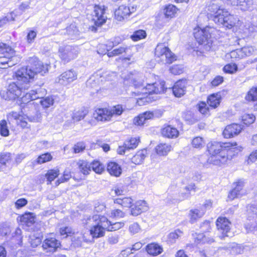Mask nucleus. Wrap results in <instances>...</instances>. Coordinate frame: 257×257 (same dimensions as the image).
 <instances>
[{
	"mask_svg": "<svg viewBox=\"0 0 257 257\" xmlns=\"http://www.w3.org/2000/svg\"><path fill=\"white\" fill-rule=\"evenodd\" d=\"M228 5L236 6L243 11H250L253 8L252 0H224Z\"/></svg>",
	"mask_w": 257,
	"mask_h": 257,
	"instance_id": "14",
	"label": "nucleus"
},
{
	"mask_svg": "<svg viewBox=\"0 0 257 257\" xmlns=\"http://www.w3.org/2000/svg\"><path fill=\"white\" fill-rule=\"evenodd\" d=\"M59 175L58 170H50L48 171L46 174L47 181L51 183Z\"/></svg>",
	"mask_w": 257,
	"mask_h": 257,
	"instance_id": "58",
	"label": "nucleus"
},
{
	"mask_svg": "<svg viewBox=\"0 0 257 257\" xmlns=\"http://www.w3.org/2000/svg\"><path fill=\"white\" fill-rule=\"evenodd\" d=\"M52 159L51 154L47 153L39 156L37 158V162L38 164H42L51 160Z\"/></svg>",
	"mask_w": 257,
	"mask_h": 257,
	"instance_id": "61",
	"label": "nucleus"
},
{
	"mask_svg": "<svg viewBox=\"0 0 257 257\" xmlns=\"http://www.w3.org/2000/svg\"><path fill=\"white\" fill-rule=\"evenodd\" d=\"M14 13H12L8 14L6 16L1 18L0 19V27H3L4 25L6 24L8 22L14 20V17H13Z\"/></svg>",
	"mask_w": 257,
	"mask_h": 257,
	"instance_id": "63",
	"label": "nucleus"
},
{
	"mask_svg": "<svg viewBox=\"0 0 257 257\" xmlns=\"http://www.w3.org/2000/svg\"><path fill=\"white\" fill-rule=\"evenodd\" d=\"M134 7H132L131 10L128 7L124 5L120 6L114 12L115 18L118 21L124 20L127 19L132 13L134 12Z\"/></svg>",
	"mask_w": 257,
	"mask_h": 257,
	"instance_id": "19",
	"label": "nucleus"
},
{
	"mask_svg": "<svg viewBox=\"0 0 257 257\" xmlns=\"http://www.w3.org/2000/svg\"><path fill=\"white\" fill-rule=\"evenodd\" d=\"M77 74L73 70H69L62 73L56 79L60 84L66 86L77 79Z\"/></svg>",
	"mask_w": 257,
	"mask_h": 257,
	"instance_id": "11",
	"label": "nucleus"
},
{
	"mask_svg": "<svg viewBox=\"0 0 257 257\" xmlns=\"http://www.w3.org/2000/svg\"><path fill=\"white\" fill-rule=\"evenodd\" d=\"M91 164V170H92L96 173L101 174L104 170V166L99 161H94Z\"/></svg>",
	"mask_w": 257,
	"mask_h": 257,
	"instance_id": "46",
	"label": "nucleus"
},
{
	"mask_svg": "<svg viewBox=\"0 0 257 257\" xmlns=\"http://www.w3.org/2000/svg\"><path fill=\"white\" fill-rule=\"evenodd\" d=\"M162 136L169 139H175L179 136L178 130L170 125L165 126L161 131Z\"/></svg>",
	"mask_w": 257,
	"mask_h": 257,
	"instance_id": "25",
	"label": "nucleus"
},
{
	"mask_svg": "<svg viewBox=\"0 0 257 257\" xmlns=\"http://www.w3.org/2000/svg\"><path fill=\"white\" fill-rule=\"evenodd\" d=\"M213 241V239L207 237L203 233L196 234L194 236V242L196 245L206 242L210 243Z\"/></svg>",
	"mask_w": 257,
	"mask_h": 257,
	"instance_id": "38",
	"label": "nucleus"
},
{
	"mask_svg": "<svg viewBox=\"0 0 257 257\" xmlns=\"http://www.w3.org/2000/svg\"><path fill=\"white\" fill-rule=\"evenodd\" d=\"M172 146L168 144L161 143L156 147V151L160 156H166L171 151Z\"/></svg>",
	"mask_w": 257,
	"mask_h": 257,
	"instance_id": "33",
	"label": "nucleus"
},
{
	"mask_svg": "<svg viewBox=\"0 0 257 257\" xmlns=\"http://www.w3.org/2000/svg\"><path fill=\"white\" fill-rule=\"evenodd\" d=\"M225 19L226 20L224 26L228 28H231L233 26L235 25L238 21L236 17L233 15H230L228 12Z\"/></svg>",
	"mask_w": 257,
	"mask_h": 257,
	"instance_id": "42",
	"label": "nucleus"
},
{
	"mask_svg": "<svg viewBox=\"0 0 257 257\" xmlns=\"http://www.w3.org/2000/svg\"><path fill=\"white\" fill-rule=\"evenodd\" d=\"M225 247L232 254H240L242 253L243 251V247L241 245L235 242L228 244Z\"/></svg>",
	"mask_w": 257,
	"mask_h": 257,
	"instance_id": "36",
	"label": "nucleus"
},
{
	"mask_svg": "<svg viewBox=\"0 0 257 257\" xmlns=\"http://www.w3.org/2000/svg\"><path fill=\"white\" fill-rule=\"evenodd\" d=\"M101 216H100L99 215L95 214L92 217H87L86 218H84L83 221V223L86 227L93 226L99 221Z\"/></svg>",
	"mask_w": 257,
	"mask_h": 257,
	"instance_id": "37",
	"label": "nucleus"
},
{
	"mask_svg": "<svg viewBox=\"0 0 257 257\" xmlns=\"http://www.w3.org/2000/svg\"><path fill=\"white\" fill-rule=\"evenodd\" d=\"M170 71L174 75H179L183 72V67L179 65H173L170 67Z\"/></svg>",
	"mask_w": 257,
	"mask_h": 257,
	"instance_id": "64",
	"label": "nucleus"
},
{
	"mask_svg": "<svg viewBox=\"0 0 257 257\" xmlns=\"http://www.w3.org/2000/svg\"><path fill=\"white\" fill-rule=\"evenodd\" d=\"M255 117L252 114H245L242 116V121L246 125L250 124L254 121Z\"/></svg>",
	"mask_w": 257,
	"mask_h": 257,
	"instance_id": "62",
	"label": "nucleus"
},
{
	"mask_svg": "<svg viewBox=\"0 0 257 257\" xmlns=\"http://www.w3.org/2000/svg\"><path fill=\"white\" fill-rule=\"evenodd\" d=\"M108 222L109 224H108V227L106 228V230L110 231L119 229L124 225V222H115L112 224L111 222L108 220Z\"/></svg>",
	"mask_w": 257,
	"mask_h": 257,
	"instance_id": "57",
	"label": "nucleus"
},
{
	"mask_svg": "<svg viewBox=\"0 0 257 257\" xmlns=\"http://www.w3.org/2000/svg\"><path fill=\"white\" fill-rule=\"evenodd\" d=\"M0 134L4 137H7L9 135V130L5 120H2L0 122Z\"/></svg>",
	"mask_w": 257,
	"mask_h": 257,
	"instance_id": "53",
	"label": "nucleus"
},
{
	"mask_svg": "<svg viewBox=\"0 0 257 257\" xmlns=\"http://www.w3.org/2000/svg\"><path fill=\"white\" fill-rule=\"evenodd\" d=\"M241 125L232 123L226 126L223 132V136L225 138H231L238 135L242 130Z\"/></svg>",
	"mask_w": 257,
	"mask_h": 257,
	"instance_id": "18",
	"label": "nucleus"
},
{
	"mask_svg": "<svg viewBox=\"0 0 257 257\" xmlns=\"http://www.w3.org/2000/svg\"><path fill=\"white\" fill-rule=\"evenodd\" d=\"M65 34L67 35L68 38L71 40H77L81 38L82 33L78 29L75 23L71 24L67 27Z\"/></svg>",
	"mask_w": 257,
	"mask_h": 257,
	"instance_id": "24",
	"label": "nucleus"
},
{
	"mask_svg": "<svg viewBox=\"0 0 257 257\" xmlns=\"http://www.w3.org/2000/svg\"><path fill=\"white\" fill-rule=\"evenodd\" d=\"M229 56L233 61L243 58L241 49H237L231 51L229 53Z\"/></svg>",
	"mask_w": 257,
	"mask_h": 257,
	"instance_id": "56",
	"label": "nucleus"
},
{
	"mask_svg": "<svg viewBox=\"0 0 257 257\" xmlns=\"http://www.w3.org/2000/svg\"><path fill=\"white\" fill-rule=\"evenodd\" d=\"M189 196L190 193L189 192L180 194L178 190H175L172 192L170 191L168 193L166 202L168 203H176L188 198Z\"/></svg>",
	"mask_w": 257,
	"mask_h": 257,
	"instance_id": "20",
	"label": "nucleus"
},
{
	"mask_svg": "<svg viewBox=\"0 0 257 257\" xmlns=\"http://www.w3.org/2000/svg\"><path fill=\"white\" fill-rule=\"evenodd\" d=\"M108 74L106 72L103 73L101 75V73L100 71L97 72L91 76L89 79L86 81V85L88 86L91 87H96L100 82H102L104 79H106L107 80H109V78H107Z\"/></svg>",
	"mask_w": 257,
	"mask_h": 257,
	"instance_id": "17",
	"label": "nucleus"
},
{
	"mask_svg": "<svg viewBox=\"0 0 257 257\" xmlns=\"http://www.w3.org/2000/svg\"><path fill=\"white\" fill-rule=\"evenodd\" d=\"M133 200L130 197L118 198L114 199V203L120 205L123 207H132Z\"/></svg>",
	"mask_w": 257,
	"mask_h": 257,
	"instance_id": "41",
	"label": "nucleus"
},
{
	"mask_svg": "<svg viewBox=\"0 0 257 257\" xmlns=\"http://www.w3.org/2000/svg\"><path fill=\"white\" fill-rule=\"evenodd\" d=\"M164 82H162L160 83L156 82L152 84H148L146 86H144L142 88V91L136 90L134 93L136 96H139L142 94L143 95H146V96L141 97L138 98V103L139 105H141L145 104V102H148V99L150 98L148 97V95L152 94L153 93L158 94L164 92Z\"/></svg>",
	"mask_w": 257,
	"mask_h": 257,
	"instance_id": "5",
	"label": "nucleus"
},
{
	"mask_svg": "<svg viewBox=\"0 0 257 257\" xmlns=\"http://www.w3.org/2000/svg\"><path fill=\"white\" fill-rule=\"evenodd\" d=\"M107 170L111 175L115 177L119 176L122 172L121 167L117 163L114 162L108 163Z\"/></svg>",
	"mask_w": 257,
	"mask_h": 257,
	"instance_id": "27",
	"label": "nucleus"
},
{
	"mask_svg": "<svg viewBox=\"0 0 257 257\" xmlns=\"http://www.w3.org/2000/svg\"><path fill=\"white\" fill-rule=\"evenodd\" d=\"M183 117L188 124H193L197 121V118L190 111L186 112L184 114Z\"/></svg>",
	"mask_w": 257,
	"mask_h": 257,
	"instance_id": "47",
	"label": "nucleus"
},
{
	"mask_svg": "<svg viewBox=\"0 0 257 257\" xmlns=\"http://www.w3.org/2000/svg\"><path fill=\"white\" fill-rule=\"evenodd\" d=\"M216 226L222 234L225 236H230V222L225 217H219L216 220Z\"/></svg>",
	"mask_w": 257,
	"mask_h": 257,
	"instance_id": "16",
	"label": "nucleus"
},
{
	"mask_svg": "<svg viewBox=\"0 0 257 257\" xmlns=\"http://www.w3.org/2000/svg\"><path fill=\"white\" fill-rule=\"evenodd\" d=\"M246 213L249 219H254L257 217V205L254 204H248L246 206Z\"/></svg>",
	"mask_w": 257,
	"mask_h": 257,
	"instance_id": "40",
	"label": "nucleus"
},
{
	"mask_svg": "<svg viewBox=\"0 0 257 257\" xmlns=\"http://www.w3.org/2000/svg\"><path fill=\"white\" fill-rule=\"evenodd\" d=\"M108 224H109L108 220L106 217L101 216V218L96 224L93 226V227L90 230L89 232L84 233L81 234L80 236L78 237V243L75 242L77 246H81L82 241L90 242L91 240L89 238H87L86 236H91L92 238H98L103 236L104 234V230L106 229L108 227Z\"/></svg>",
	"mask_w": 257,
	"mask_h": 257,
	"instance_id": "3",
	"label": "nucleus"
},
{
	"mask_svg": "<svg viewBox=\"0 0 257 257\" xmlns=\"http://www.w3.org/2000/svg\"><path fill=\"white\" fill-rule=\"evenodd\" d=\"M235 187L230 191L228 197L233 200L235 198L240 197L243 194L242 190L244 186V182L241 180L234 183Z\"/></svg>",
	"mask_w": 257,
	"mask_h": 257,
	"instance_id": "22",
	"label": "nucleus"
},
{
	"mask_svg": "<svg viewBox=\"0 0 257 257\" xmlns=\"http://www.w3.org/2000/svg\"><path fill=\"white\" fill-rule=\"evenodd\" d=\"M183 232L180 230H176L174 232H171L168 235L169 241L171 243H174L176 240L181 236Z\"/></svg>",
	"mask_w": 257,
	"mask_h": 257,
	"instance_id": "55",
	"label": "nucleus"
},
{
	"mask_svg": "<svg viewBox=\"0 0 257 257\" xmlns=\"http://www.w3.org/2000/svg\"><path fill=\"white\" fill-rule=\"evenodd\" d=\"M208 29L206 27L194 32L195 38L199 44L201 45V49L205 51H209L211 49L212 43Z\"/></svg>",
	"mask_w": 257,
	"mask_h": 257,
	"instance_id": "7",
	"label": "nucleus"
},
{
	"mask_svg": "<svg viewBox=\"0 0 257 257\" xmlns=\"http://www.w3.org/2000/svg\"><path fill=\"white\" fill-rule=\"evenodd\" d=\"M221 96L218 94H213L208 96L207 103L212 108H216L221 101Z\"/></svg>",
	"mask_w": 257,
	"mask_h": 257,
	"instance_id": "34",
	"label": "nucleus"
},
{
	"mask_svg": "<svg viewBox=\"0 0 257 257\" xmlns=\"http://www.w3.org/2000/svg\"><path fill=\"white\" fill-rule=\"evenodd\" d=\"M49 65L43 64L36 57L30 58L28 65L17 70L15 74L16 82L10 83L6 92L5 99L13 100L19 97L23 90L29 87V83L38 73L44 75L49 70Z\"/></svg>",
	"mask_w": 257,
	"mask_h": 257,
	"instance_id": "1",
	"label": "nucleus"
},
{
	"mask_svg": "<svg viewBox=\"0 0 257 257\" xmlns=\"http://www.w3.org/2000/svg\"><path fill=\"white\" fill-rule=\"evenodd\" d=\"M20 221L23 224L30 226L35 222V216L32 213H26L21 217Z\"/></svg>",
	"mask_w": 257,
	"mask_h": 257,
	"instance_id": "32",
	"label": "nucleus"
},
{
	"mask_svg": "<svg viewBox=\"0 0 257 257\" xmlns=\"http://www.w3.org/2000/svg\"><path fill=\"white\" fill-rule=\"evenodd\" d=\"M224 72L232 74L237 70V66L235 64H228L225 65L223 68Z\"/></svg>",
	"mask_w": 257,
	"mask_h": 257,
	"instance_id": "60",
	"label": "nucleus"
},
{
	"mask_svg": "<svg viewBox=\"0 0 257 257\" xmlns=\"http://www.w3.org/2000/svg\"><path fill=\"white\" fill-rule=\"evenodd\" d=\"M8 117L9 118H14L15 119H20L21 121V125L23 127L27 126V122L26 117H23L19 113L13 111L9 114Z\"/></svg>",
	"mask_w": 257,
	"mask_h": 257,
	"instance_id": "44",
	"label": "nucleus"
},
{
	"mask_svg": "<svg viewBox=\"0 0 257 257\" xmlns=\"http://www.w3.org/2000/svg\"><path fill=\"white\" fill-rule=\"evenodd\" d=\"M147 155V151L146 149L140 150L132 157V163L138 165L142 164Z\"/></svg>",
	"mask_w": 257,
	"mask_h": 257,
	"instance_id": "31",
	"label": "nucleus"
},
{
	"mask_svg": "<svg viewBox=\"0 0 257 257\" xmlns=\"http://www.w3.org/2000/svg\"><path fill=\"white\" fill-rule=\"evenodd\" d=\"M148 208L147 203L145 201L139 200L132 206L131 214L133 216H138L142 212L147 211Z\"/></svg>",
	"mask_w": 257,
	"mask_h": 257,
	"instance_id": "23",
	"label": "nucleus"
},
{
	"mask_svg": "<svg viewBox=\"0 0 257 257\" xmlns=\"http://www.w3.org/2000/svg\"><path fill=\"white\" fill-rule=\"evenodd\" d=\"M60 245V242L55 237H48L43 241L42 247L47 252H54Z\"/></svg>",
	"mask_w": 257,
	"mask_h": 257,
	"instance_id": "15",
	"label": "nucleus"
},
{
	"mask_svg": "<svg viewBox=\"0 0 257 257\" xmlns=\"http://www.w3.org/2000/svg\"><path fill=\"white\" fill-rule=\"evenodd\" d=\"M46 93L45 89L39 87L27 92L21 98L20 104L21 113L26 117L30 121H38L40 119L41 114L33 100L42 98Z\"/></svg>",
	"mask_w": 257,
	"mask_h": 257,
	"instance_id": "2",
	"label": "nucleus"
},
{
	"mask_svg": "<svg viewBox=\"0 0 257 257\" xmlns=\"http://www.w3.org/2000/svg\"><path fill=\"white\" fill-rule=\"evenodd\" d=\"M243 57L250 56L255 53L256 50L251 46H247L242 47L241 49Z\"/></svg>",
	"mask_w": 257,
	"mask_h": 257,
	"instance_id": "52",
	"label": "nucleus"
},
{
	"mask_svg": "<svg viewBox=\"0 0 257 257\" xmlns=\"http://www.w3.org/2000/svg\"><path fill=\"white\" fill-rule=\"evenodd\" d=\"M76 165L80 172L84 175L89 174L91 171V164L86 160H78Z\"/></svg>",
	"mask_w": 257,
	"mask_h": 257,
	"instance_id": "28",
	"label": "nucleus"
},
{
	"mask_svg": "<svg viewBox=\"0 0 257 257\" xmlns=\"http://www.w3.org/2000/svg\"><path fill=\"white\" fill-rule=\"evenodd\" d=\"M155 56L160 58L161 61L165 64H171L176 60V57L167 47L161 44L155 49Z\"/></svg>",
	"mask_w": 257,
	"mask_h": 257,
	"instance_id": "8",
	"label": "nucleus"
},
{
	"mask_svg": "<svg viewBox=\"0 0 257 257\" xmlns=\"http://www.w3.org/2000/svg\"><path fill=\"white\" fill-rule=\"evenodd\" d=\"M139 142V138H132L130 139L125 140L123 146H119L118 148L117 152L120 155H124L126 151L136 148Z\"/></svg>",
	"mask_w": 257,
	"mask_h": 257,
	"instance_id": "13",
	"label": "nucleus"
},
{
	"mask_svg": "<svg viewBox=\"0 0 257 257\" xmlns=\"http://www.w3.org/2000/svg\"><path fill=\"white\" fill-rule=\"evenodd\" d=\"M228 159L226 151L221 152V153L216 155H210L207 159V163L216 166H221L225 164Z\"/></svg>",
	"mask_w": 257,
	"mask_h": 257,
	"instance_id": "12",
	"label": "nucleus"
},
{
	"mask_svg": "<svg viewBox=\"0 0 257 257\" xmlns=\"http://www.w3.org/2000/svg\"><path fill=\"white\" fill-rule=\"evenodd\" d=\"M11 160V154L4 153L0 156V169L3 171V169L7 166Z\"/></svg>",
	"mask_w": 257,
	"mask_h": 257,
	"instance_id": "43",
	"label": "nucleus"
},
{
	"mask_svg": "<svg viewBox=\"0 0 257 257\" xmlns=\"http://www.w3.org/2000/svg\"><path fill=\"white\" fill-rule=\"evenodd\" d=\"M192 146L197 149H201L204 146L205 143L202 138L197 137L194 138L192 141Z\"/></svg>",
	"mask_w": 257,
	"mask_h": 257,
	"instance_id": "51",
	"label": "nucleus"
},
{
	"mask_svg": "<svg viewBox=\"0 0 257 257\" xmlns=\"http://www.w3.org/2000/svg\"><path fill=\"white\" fill-rule=\"evenodd\" d=\"M105 9L104 6L95 5L92 13L93 21L97 26H100L105 23L107 17L105 16Z\"/></svg>",
	"mask_w": 257,
	"mask_h": 257,
	"instance_id": "10",
	"label": "nucleus"
},
{
	"mask_svg": "<svg viewBox=\"0 0 257 257\" xmlns=\"http://www.w3.org/2000/svg\"><path fill=\"white\" fill-rule=\"evenodd\" d=\"M205 209L201 208L200 209H192L189 211V217L190 222L194 223L197 221L198 219L201 218L205 214Z\"/></svg>",
	"mask_w": 257,
	"mask_h": 257,
	"instance_id": "26",
	"label": "nucleus"
},
{
	"mask_svg": "<svg viewBox=\"0 0 257 257\" xmlns=\"http://www.w3.org/2000/svg\"><path fill=\"white\" fill-rule=\"evenodd\" d=\"M41 98L42 99L40 100V102L44 108H48L53 104L54 99L51 97H46L43 98V96Z\"/></svg>",
	"mask_w": 257,
	"mask_h": 257,
	"instance_id": "59",
	"label": "nucleus"
},
{
	"mask_svg": "<svg viewBox=\"0 0 257 257\" xmlns=\"http://www.w3.org/2000/svg\"><path fill=\"white\" fill-rule=\"evenodd\" d=\"M178 9L173 5H169L166 6L164 10V14L166 18H172L175 16Z\"/></svg>",
	"mask_w": 257,
	"mask_h": 257,
	"instance_id": "39",
	"label": "nucleus"
},
{
	"mask_svg": "<svg viewBox=\"0 0 257 257\" xmlns=\"http://www.w3.org/2000/svg\"><path fill=\"white\" fill-rule=\"evenodd\" d=\"M59 52L60 58L64 63H67L75 59L78 54L77 48L69 45L60 47Z\"/></svg>",
	"mask_w": 257,
	"mask_h": 257,
	"instance_id": "9",
	"label": "nucleus"
},
{
	"mask_svg": "<svg viewBox=\"0 0 257 257\" xmlns=\"http://www.w3.org/2000/svg\"><path fill=\"white\" fill-rule=\"evenodd\" d=\"M207 150L209 155L217 154L221 153V152L226 151L234 152L238 154L242 150V147L238 146L236 142L233 143H222L218 142H211L207 144Z\"/></svg>",
	"mask_w": 257,
	"mask_h": 257,
	"instance_id": "4",
	"label": "nucleus"
},
{
	"mask_svg": "<svg viewBox=\"0 0 257 257\" xmlns=\"http://www.w3.org/2000/svg\"><path fill=\"white\" fill-rule=\"evenodd\" d=\"M227 15L228 11L226 10H219L218 14L214 15L212 19L215 23L224 26L226 20L225 18Z\"/></svg>",
	"mask_w": 257,
	"mask_h": 257,
	"instance_id": "30",
	"label": "nucleus"
},
{
	"mask_svg": "<svg viewBox=\"0 0 257 257\" xmlns=\"http://www.w3.org/2000/svg\"><path fill=\"white\" fill-rule=\"evenodd\" d=\"M224 9L221 8L220 6L217 3H212L208 7V11L210 12L211 19L214 15L218 14L219 10H223Z\"/></svg>",
	"mask_w": 257,
	"mask_h": 257,
	"instance_id": "50",
	"label": "nucleus"
},
{
	"mask_svg": "<svg viewBox=\"0 0 257 257\" xmlns=\"http://www.w3.org/2000/svg\"><path fill=\"white\" fill-rule=\"evenodd\" d=\"M15 53V51L11 47L3 43H0V55L13 57Z\"/></svg>",
	"mask_w": 257,
	"mask_h": 257,
	"instance_id": "35",
	"label": "nucleus"
},
{
	"mask_svg": "<svg viewBox=\"0 0 257 257\" xmlns=\"http://www.w3.org/2000/svg\"><path fill=\"white\" fill-rule=\"evenodd\" d=\"M146 250L149 254L156 256L162 252L163 248L157 243H152L147 245Z\"/></svg>",
	"mask_w": 257,
	"mask_h": 257,
	"instance_id": "29",
	"label": "nucleus"
},
{
	"mask_svg": "<svg viewBox=\"0 0 257 257\" xmlns=\"http://www.w3.org/2000/svg\"><path fill=\"white\" fill-rule=\"evenodd\" d=\"M247 101H257V87H252L248 91L245 97Z\"/></svg>",
	"mask_w": 257,
	"mask_h": 257,
	"instance_id": "45",
	"label": "nucleus"
},
{
	"mask_svg": "<svg viewBox=\"0 0 257 257\" xmlns=\"http://www.w3.org/2000/svg\"><path fill=\"white\" fill-rule=\"evenodd\" d=\"M187 81L186 80H179L177 81L172 88L174 95L177 97L184 95L186 90Z\"/></svg>",
	"mask_w": 257,
	"mask_h": 257,
	"instance_id": "21",
	"label": "nucleus"
},
{
	"mask_svg": "<svg viewBox=\"0 0 257 257\" xmlns=\"http://www.w3.org/2000/svg\"><path fill=\"white\" fill-rule=\"evenodd\" d=\"M146 37V32L143 30H139L134 32V34L131 36V38L133 40L137 41L142 39L145 38Z\"/></svg>",
	"mask_w": 257,
	"mask_h": 257,
	"instance_id": "49",
	"label": "nucleus"
},
{
	"mask_svg": "<svg viewBox=\"0 0 257 257\" xmlns=\"http://www.w3.org/2000/svg\"><path fill=\"white\" fill-rule=\"evenodd\" d=\"M123 111L122 105L118 104L110 109L106 108H97L93 113L92 117L98 121H105L110 120L114 115H120Z\"/></svg>",
	"mask_w": 257,
	"mask_h": 257,
	"instance_id": "6",
	"label": "nucleus"
},
{
	"mask_svg": "<svg viewBox=\"0 0 257 257\" xmlns=\"http://www.w3.org/2000/svg\"><path fill=\"white\" fill-rule=\"evenodd\" d=\"M87 113L88 111L87 110H79L73 113L72 119L74 122L80 121L83 119Z\"/></svg>",
	"mask_w": 257,
	"mask_h": 257,
	"instance_id": "48",
	"label": "nucleus"
},
{
	"mask_svg": "<svg viewBox=\"0 0 257 257\" xmlns=\"http://www.w3.org/2000/svg\"><path fill=\"white\" fill-rule=\"evenodd\" d=\"M122 42V39L119 37H115L112 41L108 42L106 45L107 51H110L114 46L119 44Z\"/></svg>",
	"mask_w": 257,
	"mask_h": 257,
	"instance_id": "54",
	"label": "nucleus"
}]
</instances>
